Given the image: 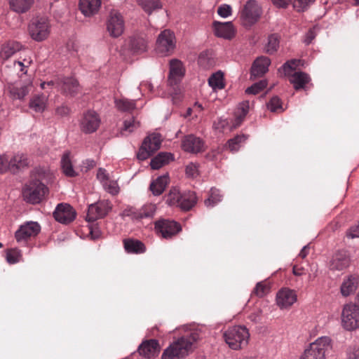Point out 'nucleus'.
I'll list each match as a JSON object with an SVG mask.
<instances>
[{
    "instance_id": "obj_1",
    "label": "nucleus",
    "mask_w": 359,
    "mask_h": 359,
    "mask_svg": "<svg viewBox=\"0 0 359 359\" xmlns=\"http://www.w3.org/2000/svg\"><path fill=\"white\" fill-rule=\"evenodd\" d=\"M198 339V337L196 332H191L187 336L180 337L163 351L161 359H182L184 358Z\"/></svg>"
},
{
    "instance_id": "obj_2",
    "label": "nucleus",
    "mask_w": 359,
    "mask_h": 359,
    "mask_svg": "<svg viewBox=\"0 0 359 359\" xmlns=\"http://www.w3.org/2000/svg\"><path fill=\"white\" fill-rule=\"evenodd\" d=\"M223 337L230 348L239 350L248 344L250 333L244 326H233L226 330Z\"/></svg>"
},
{
    "instance_id": "obj_3",
    "label": "nucleus",
    "mask_w": 359,
    "mask_h": 359,
    "mask_svg": "<svg viewBox=\"0 0 359 359\" xmlns=\"http://www.w3.org/2000/svg\"><path fill=\"white\" fill-rule=\"evenodd\" d=\"M329 337H318L304 350L301 359H325L326 353L332 349Z\"/></svg>"
},
{
    "instance_id": "obj_4",
    "label": "nucleus",
    "mask_w": 359,
    "mask_h": 359,
    "mask_svg": "<svg viewBox=\"0 0 359 359\" xmlns=\"http://www.w3.org/2000/svg\"><path fill=\"white\" fill-rule=\"evenodd\" d=\"M300 62L301 60H292L285 62L282 67L285 75L290 76V81L293 84L295 90L304 88L305 85L311 80L309 75L305 72H295L291 74V72L294 70L296 67L299 66Z\"/></svg>"
},
{
    "instance_id": "obj_5",
    "label": "nucleus",
    "mask_w": 359,
    "mask_h": 359,
    "mask_svg": "<svg viewBox=\"0 0 359 359\" xmlns=\"http://www.w3.org/2000/svg\"><path fill=\"white\" fill-rule=\"evenodd\" d=\"M48 194V188L42 182L31 180L23 189L24 199L30 203H39Z\"/></svg>"
},
{
    "instance_id": "obj_6",
    "label": "nucleus",
    "mask_w": 359,
    "mask_h": 359,
    "mask_svg": "<svg viewBox=\"0 0 359 359\" xmlns=\"http://www.w3.org/2000/svg\"><path fill=\"white\" fill-rule=\"evenodd\" d=\"M28 31L33 40L38 42L43 41L50 34V25L46 18H36L30 22Z\"/></svg>"
},
{
    "instance_id": "obj_7",
    "label": "nucleus",
    "mask_w": 359,
    "mask_h": 359,
    "mask_svg": "<svg viewBox=\"0 0 359 359\" xmlns=\"http://www.w3.org/2000/svg\"><path fill=\"white\" fill-rule=\"evenodd\" d=\"M341 326L348 331L359 328V307L353 303L345 304L341 312Z\"/></svg>"
},
{
    "instance_id": "obj_8",
    "label": "nucleus",
    "mask_w": 359,
    "mask_h": 359,
    "mask_svg": "<svg viewBox=\"0 0 359 359\" xmlns=\"http://www.w3.org/2000/svg\"><path fill=\"white\" fill-rule=\"evenodd\" d=\"M41 231V226L36 222H26L20 226L15 233V238L20 245H26L32 238L36 236Z\"/></svg>"
},
{
    "instance_id": "obj_9",
    "label": "nucleus",
    "mask_w": 359,
    "mask_h": 359,
    "mask_svg": "<svg viewBox=\"0 0 359 359\" xmlns=\"http://www.w3.org/2000/svg\"><path fill=\"white\" fill-rule=\"evenodd\" d=\"M46 86H54L64 93L70 95H74L79 90L77 81L72 77L63 78L62 79H56L41 83V88L43 89L46 88Z\"/></svg>"
},
{
    "instance_id": "obj_10",
    "label": "nucleus",
    "mask_w": 359,
    "mask_h": 359,
    "mask_svg": "<svg viewBox=\"0 0 359 359\" xmlns=\"http://www.w3.org/2000/svg\"><path fill=\"white\" fill-rule=\"evenodd\" d=\"M261 8L255 0H249L241 11V19L245 27H251L259 18Z\"/></svg>"
},
{
    "instance_id": "obj_11",
    "label": "nucleus",
    "mask_w": 359,
    "mask_h": 359,
    "mask_svg": "<svg viewBox=\"0 0 359 359\" xmlns=\"http://www.w3.org/2000/svg\"><path fill=\"white\" fill-rule=\"evenodd\" d=\"M161 144V137L158 133H153L147 136L140 150L137 153V158L139 160L144 161L152 155L154 152L158 150Z\"/></svg>"
},
{
    "instance_id": "obj_12",
    "label": "nucleus",
    "mask_w": 359,
    "mask_h": 359,
    "mask_svg": "<svg viewBox=\"0 0 359 359\" xmlns=\"http://www.w3.org/2000/svg\"><path fill=\"white\" fill-rule=\"evenodd\" d=\"M125 21L121 13L116 10H111L107 21V30L112 37H118L124 31Z\"/></svg>"
},
{
    "instance_id": "obj_13",
    "label": "nucleus",
    "mask_w": 359,
    "mask_h": 359,
    "mask_svg": "<svg viewBox=\"0 0 359 359\" xmlns=\"http://www.w3.org/2000/svg\"><path fill=\"white\" fill-rule=\"evenodd\" d=\"M100 122V116L97 112L93 110H88L81 116L79 126L82 132L90 134L97 130Z\"/></svg>"
},
{
    "instance_id": "obj_14",
    "label": "nucleus",
    "mask_w": 359,
    "mask_h": 359,
    "mask_svg": "<svg viewBox=\"0 0 359 359\" xmlns=\"http://www.w3.org/2000/svg\"><path fill=\"white\" fill-rule=\"evenodd\" d=\"M111 210V205L109 201H100L88 206L86 215L88 222H94L105 217Z\"/></svg>"
},
{
    "instance_id": "obj_15",
    "label": "nucleus",
    "mask_w": 359,
    "mask_h": 359,
    "mask_svg": "<svg viewBox=\"0 0 359 359\" xmlns=\"http://www.w3.org/2000/svg\"><path fill=\"white\" fill-rule=\"evenodd\" d=\"M175 47V36L173 32L168 29L163 31L156 41V50L162 55L171 53Z\"/></svg>"
},
{
    "instance_id": "obj_16",
    "label": "nucleus",
    "mask_w": 359,
    "mask_h": 359,
    "mask_svg": "<svg viewBox=\"0 0 359 359\" xmlns=\"http://www.w3.org/2000/svg\"><path fill=\"white\" fill-rule=\"evenodd\" d=\"M155 229L157 233L165 239L171 238L181 231V226L177 222L168 219L156 222Z\"/></svg>"
},
{
    "instance_id": "obj_17",
    "label": "nucleus",
    "mask_w": 359,
    "mask_h": 359,
    "mask_svg": "<svg viewBox=\"0 0 359 359\" xmlns=\"http://www.w3.org/2000/svg\"><path fill=\"white\" fill-rule=\"evenodd\" d=\"M55 220L62 224L72 222L76 217V212L69 204H58L53 212Z\"/></svg>"
},
{
    "instance_id": "obj_18",
    "label": "nucleus",
    "mask_w": 359,
    "mask_h": 359,
    "mask_svg": "<svg viewBox=\"0 0 359 359\" xmlns=\"http://www.w3.org/2000/svg\"><path fill=\"white\" fill-rule=\"evenodd\" d=\"M169 65L168 83L170 86H176L183 79L185 69L182 62L177 59L171 60Z\"/></svg>"
},
{
    "instance_id": "obj_19",
    "label": "nucleus",
    "mask_w": 359,
    "mask_h": 359,
    "mask_svg": "<svg viewBox=\"0 0 359 359\" xmlns=\"http://www.w3.org/2000/svg\"><path fill=\"white\" fill-rule=\"evenodd\" d=\"M155 204L149 203L143 205L140 209L129 208L125 211V215L134 220H140L144 218H152L156 212Z\"/></svg>"
},
{
    "instance_id": "obj_20",
    "label": "nucleus",
    "mask_w": 359,
    "mask_h": 359,
    "mask_svg": "<svg viewBox=\"0 0 359 359\" xmlns=\"http://www.w3.org/2000/svg\"><path fill=\"white\" fill-rule=\"evenodd\" d=\"M297 300L294 290L289 288H282L276 294V304L280 309L290 308Z\"/></svg>"
},
{
    "instance_id": "obj_21",
    "label": "nucleus",
    "mask_w": 359,
    "mask_h": 359,
    "mask_svg": "<svg viewBox=\"0 0 359 359\" xmlns=\"http://www.w3.org/2000/svg\"><path fill=\"white\" fill-rule=\"evenodd\" d=\"M212 28L215 36L225 39H232L236 33V29L231 22L214 21Z\"/></svg>"
},
{
    "instance_id": "obj_22",
    "label": "nucleus",
    "mask_w": 359,
    "mask_h": 359,
    "mask_svg": "<svg viewBox=\"0 0 359 359\" xmlns=\"http://www.w3.org/2000/svg\"><path fill=\"white\" fill-rule=\"evenodd\" d=\"M32 83L27 81L25 83L18 82L9 86V92L13 99H23L32 90Z\"/></svg>"
},
{
    "instance_id": "obj_23",
    "label": "nucleus",
    "mask_w": 359,
    "mask_h": 359,
    "mask_svg": "<svg viewBox=\"0 0 359 359\" xmlns=\"http://www.w3.org/2000/svg\"><path fill=\"white\" fill-rule=\"evenodd\" d=\"M22 45L15 41H8L1 44L0 47V62H4L17 52L22 49Z\"/></svg>"
},
{
    "instance_id": "obj_24",
    "label": "nucleus",
    "mask_w": 359,
    "mask_h": 359,
    "mask_svg": "<svg viewBox=\"0 0 359 359\" xmlns=\"http://www.w3.org/2000/svg\"><path fill=\"white\" fill-rule=\"evenodd\" d=\"M359 287V275L351 274L344 279L340 291L344 297H348L354 293Z\"/></svg>"
},
{
    "instance_id": "obj_25",
    "label": "nucleus",
    "mask_w": 359,
    "mask_h": 359,
    "mask_svg": "<svg viewBox=\"0 0 359 359\" xmlns=\"http://www.w3.org/2000/svg\"><path fill=\"white\" fill-rule=\"evenodd\" d=\"M271 61L269 57L262 56L257 58L251 68V79L262 76L269 69Z\"/></svg>"
},
{
    "instance_id": "obj_26",
    "label": "nucleus",
    "mask_w": 359,
    "mask_h": 359,
    "mask_svg": "<svg viewBox=\"0 0 359 359\" xmlns=\"http://www.w3.org/2000/svg\"><path fill=\"white\" fill-rule=\"evenodd\" d=\"M140 355L146 358H151L157 355L160 348L158 342L156 339H150L142 342L138 348Z\"/></svg>"
},
{
    "instance_id": "obj_27",
    "label": "nucleus",
    "mask_w": 359,
    "mask_h": 359,
    "mask_svg": "<svg viewBox=\"0 0 359 359\" xmlns=\"http://www.w3.org/2000/svg\"><path fill=\"white\" fill-rule=\"evenodd\" d=\"M182 147L186 151L198 153L203 150V142L199 137L194 135H188L183 140Z\"/></svg>"
},
{
    "instance_id": "obj_28",
    "label": "nucleus",
    "mask_w": 359,
    "mask_h": 359,
    "mask_svg": "<svg viewBox=\"0 0 359 359\" xmlns=\"http://www.w3.org/2000/svg\"><path fill=\"white\" fill-rule=\"evenodd\" d=\"M101 3V0H80L79 8L85 16L90 17L98 12Z\"/></svg>"
},
{
    "instance_id": "obj_29",
    "label": "nucleus",
    "mask_w": 359,
    "mask_h": 359,
    "mask_svg": "<svg viewBox=\"0 0 359 359\" xmlns=\"http://www.w3.org/2000/svg\"><path fill=\"white\" fill-rule=\"evenodd\" d=\"M350 264V258L344 252L335 254L330 263L331 270L341 271L346 269Z\"/></svg>"
},
{
    "instance_id": "obj_30",
    "label": "nucleus",
    "mask_w": 359,
    "mask_h": 359,
    "mask_svg": "<svg viewBox=\"0 0 359 359\" xmlns=\"http://www.w3.org/2000/svg\"><path fill=\"white\" fill-rule=\"evenodd\" d=\"M249 109L250 104L248 101L243 102L238 105L234 112L235 118L233 121L232 128H237L242 123L248 113Z\"/></svg>"
},
{
    "instance_id": "obj_31",
    "label": "nucleus",
    "mask_w": 359,
    "mask_h": 359,
    "mask_svg": "<svg viewBox=\"0 0 359 359\" xmlns=\"http://www.w3.org/2000/svg\"><path fill=\"white\" fill-rule=\"evenodd\" d=\"M169 182V176L168 174L159 176L150 184V190L155 196L161 195L165 190Z\"/></svg>"
},
{
    "instance_id": "obj_32",
    "label": "nucleus",
    "mask_w": 359,
    "mask_h": 359,
    "mask_svg": "<svg viewBox=\"0 0 359 359\" xmlns=\"http://www.w3.org/2000/svg\"><path fill=\"white\" fill-rule=\"evenodd\" d=\"M181 197L178 207L182 210H189L196 203L197 198L194 191L184 192Z\"/></svg>"
},
{
    "instance_id": "obj_33",
    "label": "nucleus",
    "mask_w": 359,
    "mask_h": 359,
    "mask_svg": "<svg viewBox=\"0 0 359 359\" xmlns=\"http://www.w3.org/2000/svg\"><path fill=\"white\" fill-rule=\"evenodd\" d=\"M48 97L43 94L35 95L29 101V107L36 112H43L47 104Z\"/></svg>"
},
{
    "instance_id": "obj_34",
    "label": "nucleus",
    "mask_w": 359,
    "mask_h": 359,
    "mask_svg": "<svg viewBox=\"0 0 359 359\" xmlns=\"http://www.w3.org/2000/svg\"><path fill=\"white\" fill-rule=\"evenodd\" d=\"M137 100H129L126 97L115 99L116 108L121 111L131 113L137 108Z\"/></svg>"
},
{
    "instance_id": "obj_35",
    "label": "nucleus",
    "mask_w": 359,
    "mask_h": 359,
    "mask_svg": "<svg viewBox=\"0 0 359 359\" xmlns=\"http://www.w3.org/2000/svg\"><path fill=\"white\" fill-rule=\"evenodd\" d=\"M53 174L44 168H36L32 173V180L42 182L44 184L51 181Z\"/></svg>"
},
{
    "instance_id": "obj_36",
    "label": "nucleus",
    "mask_w": 359,
    "mask_h": 359,
    "mask_svg": "<svg viewBox=\"0 0 359 359\" xmlns=\"http://www.w3.org/2000/svg\"><path fill=\"white\" fill-rule=\"evenodd\" d=\"M172 160L170 153L161 152L151 161L150 165L152 169L158 170Z\"/></svg>"
},
{
    "instance_id": "obj_37",
    "label": "nucleus",
    "mask_w": 359,
    "mask_h": 359,
    "mask_svg": "<svg viewBox=\"0 0 359 359\" xmlns=\"http://www.w3.org/2000/svg\"><path fill=\"white\" fill-rule=\"evenodd\" d=\"M34 0H9L11 8L18 13L27 12L33 4Z\"/></svg>"
},
{
    "instance_id": "obj_38",
    "label": "nucleus",
    "mask_w": 359,
    "mask_h": 359,
    "mask_svg": "<svg viewBox=\"0 0 359 359\" xmlns=\"http://www.w3.org/2000/svg\"><path fill=\"white\" fill-rule=\"evenodd\" d=\"M129 48L133 53H142L147 50V43L142 37H134L130 39Z\"/></svg>"
},
{
    "instance_id": "obj_39",
    "label": "nucleus",
    "mask_w": 359,
    "mask_h": 359,
    "mask_svg": "<svg viewBox=\"0 0 359 359\" xmlns=\"http://www.w3.org/2000/svg\"><path fill=\"white\" fill-rule=\"evenodd\" d=\"M61 168L63 173L67 177H74L76 172L74 170L72 161L70 159V153H65L61 158Z\"/></svg>"
},
{
    "instance_id": "obj_40",
    "label": "nucleus",
    "mask_w": 359,
    "mask_h": 359,
    "mask_svg": "<svg viewBox=\"0 0 359 359\" xmlns=\"http://www.w3.org/2000/svg\"><path fill=\"white\" fill-rule=\"evenodd\" d=\"M124 248L129 253H141L144 252V244L137 240H126L124 241Z\"/></svg>"
},
{
    "instance_id": "obj_41",
    "label": "nucleus",
    "mask_w": 359,
    "mask_h": 359,
    "mask_svg": "<svg viewBox=\"0 0 359 359\" xmlns=\"http://www.w3.org/2000/svg\"><path fill=\"white\" fill-rule=\"evenodd\" d=\"M10 161L11 170L23 168L29 164V160L24 154H17Z\"/></svg>"
},
{
    "instance_id": "obj_42",
    "label": "nucleus",
    "mask_w": 359,
    "mask_h": 359,
    "mask_svg": "<svg viewBox=\"0 0 359 359\" xmlns=\"http://www.w3.org/2000/svg\"><path fill=\"white\" fill-rule=\"evenodd\" d=\"M209 86L214 90L222 89L224 88V75L221 72H217L209 78Z\"/></svg>"
},
{
    "instance_id": "obj_43",
    "label": "nucleus",
    "mask_w": 359,
    "mask_h": 359,
    "mask_svg": "<svg viewBox=\"0 0 359 359\" xmlns=\"http://www.w3.org/2000/svg\"><path fill=\"white\" fill-rule=\"evenodd\" d=\"M139 4L142 6V9L147 13L151 14L152 11L160 9L161 8V4L159 0H137Z\"/></svg>"
},
{
    "instance_id": "obj_44",
    "label": "nucleus",
    "mask_w": 359,
    "mask_h": 359,
    "mask_svg": "<svg viewBox=\"0 0 359 359\" xmlns=\"http://www.w3.org/2000/svg\"><path fill=\"white\" fill-rule=\"evenodd\" d=\"M222 200V195L219 190L212 188L209 197L205 201V205L208 208H212Z\"/></svg>"
},
{
    "instance_id": "obj_45",
    "label": "nucleus",
    "mask_w": 359,
    "mask_h": 359,
    "mask_svg": "<svg viewBox=\"0 0 359 359\" xmlns=\"http://www.w3.org/2000/svg\"><path fill=\"white\" fill-rule=\"evenodd\" d=\"M21 251L18 248L8 250L6 252V259L10 264H14L19 262L21 259Z\"/></svg>"
},
{
    "instance_id": "obj_46",
    "label": "nucleus",
    "mask_w": 359,
    "mask_h": 359,
    "mask_svg": "<svg viewBox=\"0 0 359 359\" xmlns=\"http://www.w3.org/2000/svg\"><path fill=\"white\" fill-rule=\"evenodd\" d=\"M182 194L177 187L170 189L167 198V202L170 205H179V201L182 198Z\"/></svg>"
},
{
    "instance_id": "obj_47",
    "label": "nucleus",
    "mask_w": 359,
    "mask_h": 359,
    "mask_svg": "<svg viewBox=\"0 0 359 359\" xmlns=\"http://www.w3.org/2000/svg\"><path fill=\"white\" fill-rule=\"evenodd\" d=\"M247 136L245 135H240L236 136L234 138L228 141V147L231 151H237L240 147L241 142L247 140Z\"/></svg>"
},
{
    "instance_id": "obj_48",
    "label": "nucleus",
    "mask_w": 359,
    "mask_h": 359,
    "mask_svg": "<svg viewBox=\"0 0 359 359\" xmlns=\"http://www.w3.org/2000/svg\"><path fill=\"white\" fill-rule=\"evenodd\" d=\"M267 108L272 112H282L283 108L280 98L277 96L273 97L267 104Z\"/></svg>"
},
{
    "instance_id": "obj_49",
    "label": "nucleus",
    "mask_w": 359,
    "mask_h": 359,
    "mask_svg": "<svg viewBox=\"0 0 359 359\" xmlns=\"http://www.w3.org/2000/svg\"><path fill=\"white\" fill-rule=\"evenodd\" d=\"M279 46L278 36L276 34H272L269 36L268 43L266 47V52L273 53L275 52Z\"/></svg>"
},
{
    "instance_id": "obj_50",
    "label": "nucleus",
    "mask_w": 359,
    "mask_h": 359,
    "mask_svg": "<svg viewBox=\"0 0 359 359\" xmlns=\"http://www.w3.org/2000/svg\"><path fill=\"white\" fill-rule=\"evenodd\" d=\"M316 0H292V6L297 11H304Z\"/></svg>"
},
{
    "instance_id": "obj_51",
    "label": "nucleus",
    "mask_w": 359,
    "mask_h": 359,
    "mask_svg": "<svg viewBox=\"0 0 359 359\" xmlns=\"http://www.w3.org/2000/svg\"><path fill=\"white\" fill-rule=\"evenodd\" d=\"M267 86V82L266 80L260 81L257 83H254L250 87H248L245 92L248 94L256 95L259 93L262 90L265 88Z\"/></svg>"
},
{
    "instance_id": "obj_52",
    "label": "nucleus",
    "mask_w": 359,
    "mask_h": 359,
    "mask_svg": "<svg viewBox=\"0 0 359 359\" xmlns=\"http://www.w3.org/2000/svg\"><path fill=\"white\" fill-rule=\"evenodd\" d=\"M139 122L136 121L134 118L126 120L124 121L123 127L121 131L122 135H125V132H128V133H132L136 128L139 127Z\"/></svg>"
},
{
    "instance_id": "obj_53",
    "label": "nucleus",
    "mask_w": 359,
    "mask_h": 359,
    "mask_svg": "<svg viewBox=\"0 0 359 359\" xmlns=\"http://www.w3.org/2000/svg\"><path fill=\"white\" fill-rule=\"evenodd\" d=\"M102 186L107 192L112 195H116L119 191V187L115 180H108Z\"/></svg>"
},
{
    "instance_id": "obj_54",
    "label": "nucleus",
    "mask_w": 359,
    "mask_h": 359,
    "mask_svg": "<svg viewBox=\"0 0 359 359\" xmlns=\"http://www.w3.org/2000/svg\"><path fill=\"white\" fill-rule=\"evenodd\" d=\"M269 291V287L268 285L264 283V282H259L257 283L254 290L253 294L258 297H264L266 295Z\"/></svg>"
},
{
    "instance_id": "obj_55",
    "label": "nucleus",
    "mask_w": 359,
    "mask_h": 359,
    "mask_svg": "<svg viewBox=\"0 0 359 359\" xmlns=\"http://www.w3.org/2000/svg\"><path fill=\"white\" fill-rule=\"evenodd\" d=\"M11 158L5 154H0V173H4L11 170Z\"/></svg>"
},
{
    "instance_id": "obj_56",
    "label": "nucleus",
    "mask_w": 359,
    "mask_h": 359,
    "mask_svg": "<svg viewBox=\"0 0 359 359\" xmlns=\"http://www.w3.org/2000/svg\"><path fill=\"white\" fill-rule=\"evenodd\" d=\"M214 127L215 129L223 131L226 129L232 130L234 128L233 127V124L229 126V121L226 118H219L217 121L214 123Z\"/></svg>"
},
{
    "instance_id": "obj_57",
    "label": "nucleus",
    "mask_w": 359,
    "mask_h": 359,
    "mask_svg": "<svg viewBox=\"0 0 359 359\" xmlns=\"http://www.w3.org/2000/svg\"><path fill=\"white\" fill-rule=\"evenodd\" d=\"M346 354L348 359H359V344L350 346Z\"/></svg>"
},
{
    "instance_id": "obj_58",
    "label": "nucleus",
    "mask_w": 359,
    "mask_h": 359,
    "mask_svg": "<svg viewBox=\"0 0 359 359\" xmlns=\"http://www.w3.org/2000/svg\"><path fill=\"white\" fill-rule=\"evenodd\" d=\"M186 175L189 177L194 178L198 175V168L196 163H190L186 166Z\"/></svg>"
},
{
    "instance_id": "obj_59",
    "label": "nucleus",
    "mask_w": 359,
    "mask_h": 359,
    "mask_svg": "<svg viewBox=\"0 0 359 359\" xmlns=\"http://www.w3.org/2000/svg\"><path fill=\"white\" fill-rule=\"evenodd\" d=\"M232 13L231 7L228 4H222L217 8V14L223 18H226L229 17Z\"/></svg>"
},
{
    "instance_id": "obj_60",
    "label": "nucleus",
    "mask_w": 359,
    "mask_h": 359,
    "mask_svg": "<svg viewBox=\"0 0 359 359\" xmlns=\"http://www.w3.org/2000/svg\"><path fill=\"white\" fill-rule=\"evenodd\" d=\"M97 178L101 182L102 184H103L108 180H109V175L107 173L106 170L104 168H99L97 173Z\"/></svg>"
},
{
    "instance_id": "obj_61",
    "label": "nucleus",
    "mask_w": 359,
    "mask_h": 359,
    "mask_svg": "<svg viewBox=\"0 0 359 359\" xmlns=\"http://www.w3.org/2000/svg\"><path fill=\"white\" fill-rule=\"evenodd\" d=\"M95 166V161L93 159H87L83 162L82 170L87 172Z\"/></svg>"
},
{
    "instance_id": "obj_62",
    "label": "nucleus",
    "mask_w": 359,
    "mask_h": 359,
    "mask_svg": "<svg viewBox=\"0 0 359 359\" xmlns=\"http://www.w3.org/2000/svg\"><path fill=\"white\" fill-rule=\"evenodd\" d=\"M272 2L278 8H286L290 4L292 5V0H272Z\"/></svg>"
},
{
    "instance_id": "obj_63",
    "label": "nucleus",
    "mask_w": 359,
    "mask_h": 359,
    "mask_svg": "<svg viewBox=\"0 0 359 359\" xmlns=\"http://www.w3.org/2000/svg\"><path fill=\"white\" fill-rule=\"evenodd\" d=\"M316 37V34L314 30L310 29L306 34L304 39V43L307 45L310 44L313 39Z\"/></svg>"
},
{
    "instance_id": "obj_64",
    "label": "nucleus",
    "mask_w": 359,
    "mask_h": 359,
    "mask_svg": "<svg viewBox=\"0 0 359 359\" xmlns=\"http://www.w3.org/2000/svg\"><path fill=\"white\" fill-rule=\"evenodd\" d=\"M193 109H194V113L195 114V116L196 117H198L200 114V113L203 110L204 107H203V105L196 102L194 103V106H193Z\"/></svg>"
}]
</instances>
